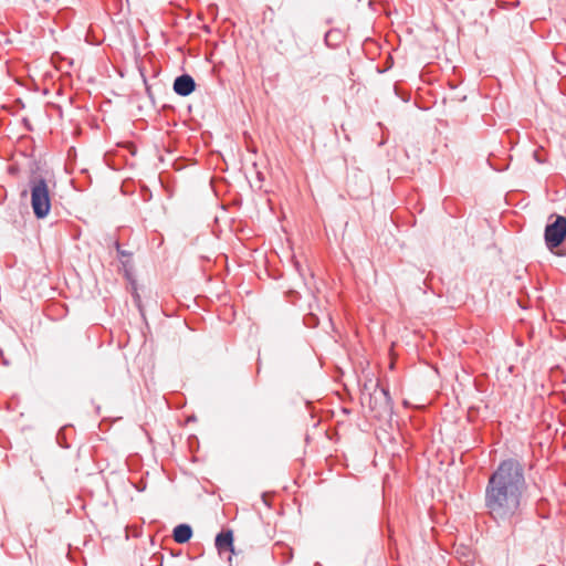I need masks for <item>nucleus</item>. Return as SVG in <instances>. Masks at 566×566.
Listing matches in <instances>:
<instances>
[{"mask_svg": "<svg viewBox=\"0 0 566 566\" xmlns=\"http://www.w3.org/2000/svg\"><path fill=\"white\" fill-rule=\"evenodd\" d=\"M526 490L523 463L515 458L502 460L490 474L484 491V505L491 517L497 523L511 521L520 513Z\"/></svg>", "mask_w": 566, "mask_h": 566, "instance_id": "f257e3e1", "label": "nucleus"}, {"mask_svg": "<svg viewBox=\"0 0 566 566\" xmlns=\"http://www.w3.org/2000/svg\"><path fill=\"white\" fill-rule=\"evenodd\" d=\"M31 193V207L36 219L41 220L49 216L52 203L48 181L42 176L31 177L29 180Z\"/></svg>", "mask_w": 566, "mask_h": 566, "instance_id": "f03ea898", "label": "nucleus"}, {"mask_svg": "<svg viewBox=\"0 0 566 566\" xmlns=\"http://www.w3.org/2000/svg\"><path fill=\"white\" fill-rule=\"evenodd\" d=\"M554 220L545 226L544 241L546 248L556 255L565 256L566 251H557L566 240V217L560 214L553 216Z\"/></svg>", "mask_w": 566, "mask_h": 566, "instance_id": "7ed1b4c3", "label": "nucleus"}, {"mask_svg": "<svg viewBox=\"0 0 566 566\" xmlns=\"http://www.w3.org/2000/svg\"><path fill=\"white\" fill-rule=\"evenodd\" d=\"M197 88V83L195 78L188 74L182 73L174 80L172 90L174 92L181 97H187L192 94Z\"/></svg>", "mask_w": 566, "mask_h": 566, "instance_id": "20e7f679", "label": "nucleus"}, {"mask_svg": "<svg viewBox=\"0 0 566 566\" xmlns=\"http://www.w3.org/2000/svg\"><path fill=\"white\" fill-rule=\"evenodd\" d=\"M214 545L220 555L227 552L235 556L239 554L234 548V537L232 530H222L219 532L216 535Z\"/></svg>", "mask_w": 566, "mask_h": 566, "instance_id": "39448f33", "label": "nucleus"}, {"mask_svg": "<svg viewBox=\"0 0 566 566\" xmlns=\"http://www.w3.org/2000/svg\"><path fill=\"white\" fill-rule=\"evenodd\" d=\"M368 400L370 410L379 408L382 412H387L392 409L394 402L389 389L386 387H380V398H378L376 394H370Z\"/></svg>", "mask_w": 566, "mask_h": 566, "instance_id": "423d86ee", "label": "nucleus"}, {"mask_svg": "<svg viewBox=\"0 0 566 566\" xmlns=\"http://www.w3.org/2000/svg\"><path fill=\"white\" fill-rule=\"evenodd\" d=\"M193 535V531L190 524L180 523L172 530V538L178 544L188 543Z\"/></svg>", "mask_w": 566, "mask_h": 566, "instance_id": "0eeeda50", "label": "nucleus"}, {"mask_svg": "<svg viewBox=\"0 0 566 566\" xmlns=\"http://www.w3.org/2000/svg\"><path fill=\"white\" fill-rule=\"evenodd\" d=\"M344 40V34L338 29H331L324 35L325 44L328 48H337Z\"/></svg>", "mask_w": 566, "mask_h": 566, "instance_id": "6e6552de", "label": "nucleus"}, {"mask_svg": "<svg viewBox=\"0 0 566 566\" xmlns=\"http://www.w3.org/2000/svg\"><path fill=\"white\" fill-rule=\"evenodd\" d=\"M113 247L115 248L117 255L120 259V262L126 270V274H128L127 266L129 265V259L132 258L133 253L122 249L120 243L116 239H114V241H113Z\"/></svg>", "mask_w": 566, "mask_h": 566, "instance_id": "1a4fd4ad", "label": "nucleus"}, {"mask_svg": "<svg viewBox=\"0 0 566 566\" xmlns=\"http://www.w3.org/2000/svg\"><path fill=\"white\" fill-rule=\"evenodd\" d=\"M66 429H67V426H64L61 429H59V431L56 432V443L63 449L70 448V444L67 443V437L65 433Z\"/></svg>", "mask_w": 566, "mask_h": 566, "instance_id": "9d476101", "label": "nucleus"}, {"mask_svg": "<svg viewBox=\"0 0 566 566\" xmlns=\"http://www.w3.org/2000/svg\"><path fill=\"white\" fill-rule=\"evenodd\" d=\"M303 321H304L305 326H307L310 328L316 327L319 323V318L317 317V315H315L313 313L306 314L304 316Z\"/></svg>", "mask_w": 566, "mask_h": 566, "instance_id": "9b49d317", "label": "nucleus"}, {"mask_svg": "<svg viewBox=\"0 0 566 566\" xmlns=\"http://www.w3.org/2000/svg\"><path fill=\"white\" fill-rule=\"evenodd\" d=\"M394 91L396 96L399 97L402 102L408 103L410 101V94L402 91L397 84H395Z\"/></svg>", "mask_w": 566, "mask_h": 566, "instance_id": "f8f14e48", "label": "nucleus"}, {"mask_svg": "<svg viewBox=\"0 0 566 566\" xmlns=\"http://www.w3.org/2000/svg\"><path fill=\"white\" fill-rule=\"evenodd\" d=\"M394 65V59L390 54L387 55L384 65L381 67H377L378 73H385L389 71Z\"/></svg>", "mask_w": 566, "mask_h": 566, "instance_id": "ddd939ff", "label": "nucleus"}, {"mask_svg": "<svg viewBox=\"0 0 566 566\" xmlns=\"http://www.w3.org/2000/svg\"><path fill=\"white\" fill-rule=\"evenodd\" d=\"M147 483L144 480H139L138 482L134 483V488L138 492H144L146 490Z\"/></svg>", "mask_w": 566, "mask_h": 566, "instance_id": "4468645a", "label": "nucleus"}, {"mask_svg": "<svg viewBox=\"0 0 566 566\" xmlns=\"http://www.w3.org/2000/svg\"><path fill=\"white\" fill-rule=\"evenodd\" d=\"M150 198H151V192L149 190H147V197L145 196L144 199L149 200Z\"/></svg>", "mask_w": 566, "mask_h": 566, "instance_id": "2eb2a0df", "label": "nucleus"}, {"mask_svg": "<svg viewBox=\"0 0 566 566\" xmlns=\"http://www.w3.org/2000/svg\"><path fill=\"white\" fill-rule=\"evenodd\" d=\"M36 475L40 478V480L42 482L44 481V476L42 475V473L40 471L36 472Z\"/></svg>", "mask_w": 566, "mask_h": 566, "instance_id": "dca6fc26", "label": "nucleus"}, {"mask_svg": "<svg viewBox=\"0 0 566 566\" xmlns=\"http://www.w3.org/2000/svg\"><path fill=\"white\" fill-rule=\"evenodd\" d=\"M27 195H28V191H27V190H23V191L21 192V197H27Z\"/></svg>", "mask_w": 566, "mask_h": 566, "instance_id": "f3484780", "label": "nucleus"}, {"mask_svg": "<svg viewBox=\"0 0 566 566\" xmlns=\"http://www.w3.org/2000/svg\"><path fill=\"white\" fill-rule=\"evenodd\" d=\"M494 169L497 170V171H501V170H504L505 168H495L494 167Z\"/></svg>", "mask_w": 566, "mask_h": 566, "instance_id": "a211bd4d", "label": "nucleus"}, {"mask_svg": "<svg viewBox=\"0 0 566 566\" xmlns=\"http://www.w3.org/2000/svg\"><path fill=\"white\" fill-rule=\"evenodd\" d=\"M99 409H101V407H99V406H96V412H97V413L99 412Z\"/></svg>", "mask_w": 566, "mask_h": 566, "instance_id": "6ab92c4d", "label": "nucleus"}, {"mask_svg": "<svg viewBox=\"0 0 566 566\" xmlns=\"http://www.w3.org/2000/svg\"><path fill=\"white\" fill-rule=\"evenodd\" d=\"M231 562H232V557L230 556V557H229V563H230V566H232V565H231Z\"/></svg>", "mask_w": 566, "mask_h": 566, "instance_id": "aec40b11", "label": "nucleus"}, {"mask_svg": "<svg viewBox=\"0 0 566 566\" xmlns=\"http://www.w3.org/2000/svg\"><path fill=\"white\" fill-rule=\"evenodd\" d=\"M45 2H48L49 0H44Z\"/></svg>", "mask_w": 566, "mask_h": 566, "instance_id": "412c9836", "label": "nucleus"}]
</instances>
